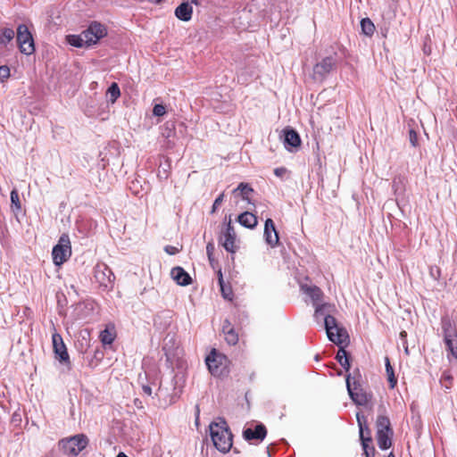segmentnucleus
I'll use <instances>...</instances> for the list:
<instances>
[{"label":"nucleus","instance_id":"473e14b6","mask_svg":"<svg viewBox=\"0 0 457 457\" xmlns=\"http://www.w3.org/2000/svg\"><path fill=\"white\" fill-rule=\"evenodd\" d=\"M11 202L17 210L21 209L20 197L16 189L12 190L11 192Z\"/></svg>","mask_w":457,"mask_h":457},{"label":"nucleus","instance_id":"cd10ccee","mask_svg":"<svg viewBox=\"0 0 457 457\" xmlns=\"http://www.w3.org/2000/svg\"><path fill=\"white\" fill-rule=\"evenodd\" d=\"M361 28L362 33L368 37H371L375 31V26L369 18H364L361 21Z\"/></svg>","mask_w":457,"mask_h":457},{"label":"nucleus","instance_id":"a18cd8bd","mask_svg":"<svg viewBox=\"0 0 457 457\" xmlns=\"http://www.w3.org/2000/svg\"><path fill=\"white\" fill-rule=\"evenodd\" d=\"M406 337H407V333H406V331H402V332L400 333V337L403 340V342H404V341H406V340H405Z\"/></svg>","mask_w":457,"mask_h":457},{"label":"nucleus","instance_id":"ea45409f","mask_svg":"<svg viewBox=\"0 0 457 457\" xmlns=\"http://www.w3.org/2000/svg\"><path fill=\"white\" fill-rule=\"evenodd\" d=\"M287 172V170L284 167L276 168L274 170V174L278 178H282Z\"/></svg>","mask_w":457,"mask_h":457},{"label":"nucleus","instance_id":"6ab92c4d","mask_svg":"<svg viewBox=\"0 0 457 457\" xmlns=\"http://www.w3.org/2000/svg\"><path fill=\"white\" fill-rule=\"evenodd\" d=\"M301 288L304 294H306L312 300L315 309L317 306H321L320 303L323 297V293L320 287L316 286L302 285Z\"/></svg>","mask_w":457,"mask_h":457},{"label":"nucleus","instance_id":"393cba45","mask_svg":"<svg viewBox=\"0 0 457 457\" xmlns=\"http://www.w3.org/2000/svg\"><path fill=\"white\" fill-rule=\"evenodd\" d=\"M14 30L11 28H4L0 29V46H5L14 37Z\"/></svg>","mask_w":457,"mask_h":457},{"label":"nucleus","instance_id":"a878e982","mask_svg":"<svg viewBox=\"0 0 457 457\" xmlns=\"http://www.w3.org/2000/svg\"><path fill=\"white\" fill-rule=\"evenodd\" d=\"M67 42L71 45V46H76V47H84V46H90L89 45H87V43H86L84 37H83V33L81 32V34L79 35H69L67 36Z\"/></svg>","mask_w":457,"mask_h":457},{"label":"nucleus","instance_id":"58836bf2","mask_svg":"<svg viewBox=\"0 0 457 457\" xmlns=\"http://www.w3.org/2000/svg\"><path fill=\"white\" fill-rule=\"evenodd\" d=\"M451 381H452V377H451L449 374L444 373V374H443V377H442V378H441V382H442V383L448 382V384H445V387H446V388H450V386H451Z\"/></svg>","mask_w":457,"mask_h":457},{"label":"nucleus","instance_id":"1a4fd4ad","mask_svg":"<svg viewBox=\"0 0 457 457\" xmlns=\"http://www.w3.org/2000/svg\"><path fill=\"white\" fill-rule=\"evenodd\" d=\"M17 42L20 51L27 55L34 53L35 46L31 33L25 24H21L17 28Z\"/></svg>","mask_w":457,"mask_h":457},{"label":"nucleus","instance_id":"79ce46f5","mask_svg":"<svg viewBox=\"0 0 457 457\" xmlns=\"http://www.w3.org/2000/svg\"><path fill=\"white\" fill-rule=\"evenodd\" d=\"M220 285L221 292H222V295H223L224 298L229 299L230 292H228V291L225 290V288L223 287V281H222L221 278H220Z\"/></svg>","mask_w":457,"mask_h":457},{"label":"nucleus","instance_id":"ddd939ff","mask_svg":"<svg viewBox=\"0 0 457 457\" xmlns=\"http://www.w3.org/2000/svg\"><path fill=\"white\" fill-rule=\"evenodd\" d=\"M52 344L55 358L58 359L60 362L69 363L70 357L66 345L62 336L55 330L52 334Z\"/></svg>","mask_w":457,"mask_h":457},{"label":"nucleus","instance_id":"9b49d317","mask_svg":"<svg viewBox=\"0 0 457 457\" xmlns=\"http://www.w3.org/2000/svg\"><path fill=\"white\" fill-rule=\"evenodd\" d=\"M95 278L100 287L111 289L112 288L115 277L106 264L101 263L97 264L95 268Z\"/></svg>","mask_w":457,"mask_h":457},{"label":"nucleus","instance_id":"20e7f679","mask_svg":"<svg viewBox=\"0 0 457 457\" xmlns=\"http://www.w3.org/2000/svg\"><path fill=\"white\" fill-rule=\"evenodd\" d=\"M377 442L380 449L386 450L392 445L393 431L390 427V420L386 416H378L377 419Z\"/></svg>","mask_w":457,"mask_h":457},{"label":"nucleus","instance_id":"5701e85b","mask_svg":"<svg viewBox=\"0 0 457 457\" xmlns=\"http://www.w3.org/2000/svg\"><path fill=\"white\" fill-rule=\"evenodd\" d=\"M238 222L248 228H253L257 225V218L254 214L249 212L241 213L237 218Z\"/></svg>","mask_w":457,"mask_h":457},{"label":"nucleus","instance_id":"7ed1b4c3","mask_svg":"<svg viewBox=\"0 0 457 457\" xmlns=\"http://www.w3.org/2000/svg\"><path fill=\"white\" fill-rule=\"evenodd\" d=\"M346 387L351 399L357 405H366L370 402L371 395L368 394L361 383L354 376L348 375L346 377Z\"/></svg>","mask_w":457,"mask_h":457},{"label":"nucleus","instance_id":"37998d69","mask_svg":"<svg viewBox=\"0 0 457 457\" xmlns=\"http://www.w3.org/2000/svg\"><path fill=\"white\" fill-rule=\"evenodd\" d=\"M142 389L144 393L146 394L147 395H152V388L149 386H143Z\"/></svg>","mask_w":457,"mask_h":457},{"label":"nucleus","instance_id":"c85d7f7f","mask_svg":"<svg viewBox=\"0 0 457 457\" xmlns=\"http://www.w3.org/2000/svg\"><path fill=\"white\" fill-rule=\"evenodd\" d=\"M106 96L111 103H115L120 96V90L117 83H112L107 89Z\"/></svg>","mask_w":457,"mask_h":457},{"label":"nucleus","instance_id":"2eb2a0df","mask_svg":"<svg viewBox=\"0 0 457 457\" xmlns=\"http://www.w3.org/2000/svg\"><path fill=\"white\" fill-rule=\"evenodd\" d=\"M162 349L165 353L167 360L170 361H173L175 358L179 357L181 352L174 335L166 336L163 340Z\"/></svg>","mask_w":457,"mask_h":457},{"label":"nucleus","instance_id":"0eeeda50","mask_svg":"<svg viewBox=\"0 0 457 457\" xmlns=\"http://www.w3.org/2000/svg\"><path fill=\"white\" fill-rule=\"evenodd\" d=\"M87 438L85 435H76L60 441L59 445L67 454L77 455L87 445Z\"/></svg>","mask_w":457,"mask_h":457},{"label":"nucleus","instance_id":"dca6fc26","mask_svg":"<svg viewBox=\"0 0 457 457\" xmlns=\"http://www.w3.org/2000/svg\"><path fill=\"white\" fill-rule=\"evenodd\" d=\"M284 145L285 148L290 152L296 150L301 145V138L299 134L291 128L283 129Z\"/></svg>","mask_w":457,"mask_h":457},{"label":"nucleus","instance_id":"b1692460","mask_svg":"<svg viewBox=\"0 0 457 457\" xmlns=\"http://www.w3.org/2000/svg\"><path fill=\"white\" fill-rule=\"evenodd\" d=\"M99 337L103 345L112 344L116 337L114 327L107 326L103 331H101Z\"/></svg>","mask_w":457,"mask_h":457},{"label":"nucleus","instance_id":"f03ea898","mask_svg":"<svg viewBox=\"0 0 457 457\" xmlns=\"http://www.w3.org/2000/svg\"><path fill=\"white\" fill-rule=\"evenodd\" d=\"M212 441L218 451L226 453L232 447V434L227 422L220 419L209 426Z\"/></svg>","mask_w":457,"mask_h":457},{"label":"nucleus","instance_id":"4468645a","mask_svg":"<svg viewBox=\"0 0 457 457\" xmlns=\"http://www.w3.org/2000/svg\"><path fill=\"white\" fill-rule=\"evenodd\" d=\"M357 421L360 428V438L361 441V445L366 457H374L375 449L373 446L370 447L369 445L371 443L372 439L370 436V431L367 427H364L361 417L357 414Z\"/></svg>","mask_w":457,"mask_h":457},{"label":"nucleus","instance_id":"6e6552de","mask_svg":"<svg viewBox=\"0 0 457 457\" xmlns=\"http://www.w3.org/2000/svg\"><path fill=\"white\" fill-rule=\"evenodd\" d=\"M206 365L212 375L220 377L226 371L227 358L213 349L205 359Z\"/></svg>","mask_w":457,"mask_h":457},{"label":"nucleus","instance_id":"4be33fe9","mask_svg":"<svg viewBox=\"0 0 457 457\" xmlns=\"http://www.w3.org/2000/svg\"><path fill=\"white\" fill-rule=\"evenodd\" d=\"M192 14L193 8L186 0H182L181 4L175 9V16L182 21H190Z\"/></svg>","mask_w":457,"mask_h":457},{"label":"nucleus","instance_id":"de8ad7c7","mask_svg":"<svg viewBox=\"0 0 457 457\" xmlns=\"http://www.w3.org/2000/svg\"><path fill=\"white\" fill-rule=\"evenodd\" d=\"M116 457H128V456L123 453H120Z\"/></svg>","mask_w":457,"mask_h":457},{"label":"nucleus","instance_id":"2f4dec72","mask_svg":"<svg viewBox=\"0 0 457 457\" xmlns=\"http://www.w3.org/2000/svg\"><path fill=\"white\" fill-rule=\"evenodd\" d=\"M223 331L225 333V339L229 345H236L238 341L237 334L234 331L233 328H229L228 330H225V327L223 328Z\"/></svg>","mask_w":457,"mask_h":457},{"label":"nucleus","instance_id":"bb28decb","mask_svg":"<svg viewBox=\"0 0 457 457\" xmlns=\"http://www.w3.org/2000/svg\"><path fill=\"white\" fill-rule=\"evenodd\" d=\"M253 192V188L247 183H240L237 188L233 190L234 195H240L244 200H248V195Z\"/></svg>","mask_w":457,"mask_h":457},{"label":"nucleus","instance_id":"49530a36","mask_svg":"<svg viewBox=\"0 0 457 457\" xmlns=\"http://www.w3.org/2000/svg\"><path fill=\"white\" fill-rule=\"evenodd\" d=\"M403 348H404V352H405V353L408 355V354H409V348H408V345H407L406 341H404V342L403 343Z\"/></svg>","mask_w":457,"mask_h":457},{"label":"nucleus","instance_id":"4c0bfd02","mask_svg":"<svg viewBox=\"0 0 457 457\" xmlns=\"http://www.w3.org/2000/svg\"><path fill=\"white\" fill-rule=\"evenodd\" d=\"M164 250L170 255L176 254L179 252V248L173 245H167L165 246Z\"/></svg>","mask_w":457,"mask_h":457},{"label":"nucleus","instance_id":"f704fd0d","mask_svg":"<svg viewBox=\"0 0 457 457\" xmlns=\"http://www.w3.org/2000/svg\"><path fill=\"white\" fill-rule=\"evenodd\" d=\"M10 77V69L7 66H0V80L4 81Z\"/></svg>","mask_w":457,"mask_h":457},{"label":"nucleus","instance_id":"412c9836","mask_svg":"<svg viewBox=\"0 0 457 457\" xmlns=\"http://www.w3.org/2000/svg\"><path fill=\"white\" fill-rule=\"evenodd\" d=\"M170 275L179 286H188L192 282V278L189 274L181 267H174L170 271Z\"/></svg>","mask_w":457,"mask_h":457},{"label":"nucleus","instance_id":"09e8293b","mask_svg":"<svg viewBox=\"0 0 457 457\" xmlns=\"http://www.w3.org/2000/svg\"><path fill=\"white\" fill-rule=\"evenodd\" d=\"M387 457H395L393 453H390Z\"/></svg>","mask_w":457,"mask_h":457},{"label":"nucleus","instance_id":"39448f33","mask_svg":"<svg viewBox=\"0 0 457 457\" xmlns=\"http://www.w3.org/2000/svg\"><path fill=\"white\" fill-rule=\"evenodd\" d=\"M71 255V240L67 234L60 237L52 251L53 262L56 266L63 264Z\"/></svg>","mask_w":457,"mask_h":457},{"label":"nucleus","instance_id":"423d86ee","mask_svg":"<svg viewBox=\"0 0 457 457\" xmlns=\"http://www.w3.org/2000/svg\"><path fill=\"white\" fill-rule=\"evenodd\" d=\"M442 328L445 343L451 354L457 359V326L447 318L443 319Z\"/></svg>","mask_w":457,"mask_h":457},{"label":"nucleus","instance_id":"f257e3e1","mask_svg":"<svg viewBox=\"0 0 457 457\" xmlns=\"http://www.w3.org/2000/svg\"><path fill=\"white\" fill-rule=\"evenodd\" d=\"M337 309L335 304L325 303L317 306L315 311V318L324 320V326L328 339L334 344L340 345L346 342L348 335L343 328H339L336 319L332 316Z\"/></svg>","mask_w":457,"mask_h":457},{"label":"nucleus","instance_id":"aec40b11","mask_svg":"<svg viewBox=\"0 0 457 457\" xmlns=\"http://www.w3.org/2000/svg\"><path fill=\"white\" fill-rule=\"evenodd\" d=\"M222 245L229 253H235L237 251L236 233L230 222L228 224L226 232L223 235Z\"/></svg>","mask_w":457,"mask_h":457},{"label":"nucleus","instance_id":"c9c22d12","mask_svg":"<svg viewBox=\"0 0 457 457\" xmlns=\"http://www.w3.org/2000/svg\"><path fill=\"white\" fill-rule=\"evenodd\" d=\"M409 139H410V143L411 144L412 146L415 147L418 145V136H417V133L413 129H411L409 132Z\"/></svg>","mask_w":457,"mask_h":457},{"label":"nucleus","instance_id":"c03bdc74","mask_svg":"<svg viewBox=\"0 0 457 457\" xmlns=\"http://www.w3.org/2000/svg\"><path fill=\"white\" fill-rule=\"evenodd\" d=\"M201 1L202 0H186V2H187L190 5L191 4L200 5L201 4Z\"/></svg>","mask_w":457,"mask_h":457},{"label":"nucleus","instance_id":"72a5a7b5","mask_svg":"<svg viewBox=\"0 0 457 457\" xmlns=\"http://www.w3.org/2000/svg\"><path fill=\"white\" fill-rule=\"evenodd\" d=\"M166 113V108L162 104H155L153 109V114L154 116H163Z\"/></svg>","mask_w":457,"mask_h":457},{"label":"nucleus","instance_id":"e433bc0d","mask_svg":"<svg viewBox=\"0 0 457 457\" xmlns=\"http://www.w3.org/2000/svg\"><path fill=\"white\" fill-rule=\"evenodd\" d=\"M224 199V193H221L214 201L213 203V205H212V212H214L217 209V207L221 204L222 201Z\"/></svg>","mask_w":457,"mask_h":457},{"label":"nucleus","instance_id":"c756f323","mask_svg":"<svg viewBox=\"0 0 457 457\" xmlns=\"http://www.w3.org/2000/svg\"><path fill=\"white\" fill-rule=\"evenodd\" d=\"M337 360L341 364V366L348 370L350 369V362L347 356V352L344 348H340L337 353Z\"/></svg>","mask_w":457,"mask_h":457},{"label":"nucleus","instance_id":"a211bd4d","mask_svg":"<svg viewBox=\"0 0 457 457\" xmlns=\"http://www.w3.org/2000/svg\"><path fill=\"white\" fill-rule=\"evenodd\" d=\"M267 435V430L264 425L258 424L254 428H247L243 431V436L246 441L253 439L262 441Z\"/></svg>","mask_w":457,"mask_h":457},{"label":"nucleus","instance_id":"7c9ffc66","mask_svg":"<svg viewBox=\"0 0 457 457\" xmlns=\"http://www.w3.org/2000/svg\"><path fill=\"white\" fill-rule=\"evenodd\" d=\"M386 371L387 374V379L390 384V387L394 388L397 383V379L395 377L394 370H393L392 366L390 365V361L387 357L386 358Z\"/></svg>","mask_w":457,"mask_h":457},{"label":"nucleus","instance_id":"f3484780","mask_svg":"<svg viewBox=\"0 0 457 457\" xmlns=\"http://www.w3.org/2000/svg\"><path fill=\"white\" fill-rule=\"evenodd\" d=\"M263 236L266 243L272 248L278 244V234L276 230L275 224L271 219H267L264 224Z\"/></svg>","mask_w":457,"mask_h":457},{"label":"nucleus","instance_id":"f8f14e48","mask_svg":"<svg viewBox=\"0 0 457 457\" xmlns=\"http://www.w3.org/2000/svg\"><path fill=\"white\" fill-rule=\"evenodd\" d=\"M337 63L333 56L323 58L320 62L316 63L313 67V78L316 80H323L328 74L335 68Z\"/></svg>","mask_w":457,"mask_h":457},{"label":"nucleus","instance_id":"9d476101","mask_svg":"<svg viewBox=\"0 0 457 457\" xmlns=\"http://www.w3.org/2000/svg\"><path fill=\"white\" fill-rule=\"evenodd\" d=\"M82 33L86 43H87L89 46H93L96 45L101 38L106 37L107 29L102 23L93 21Z\"/></svg>","mask_w":457,"mask_h":457},{"label":"nucleus","instance_id":"a19ab883","mask_svg":"<svg viewBox=\"0 0 457 457\" xmlns=\"http://www.w3.org/2000/svg\"><path fill=\"white\" fill-rule=\"evenodd\" d=\"M214 251V245L212 243H208L206 245V252L210 261H212V253Z\"/></svg>","mask_w":457,"mask_h":457}]
</instances>
